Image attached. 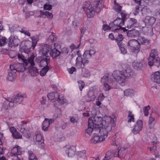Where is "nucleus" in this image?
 <instances>
[{
    "instance_id": "1",
    "label": "nucleus",
    "mask_w": 160,
    "mask_h": 160,
    "mask_svg": "<svg viewBox=\"0 0 160 160\" xmlns=\"http://www.w3.org/2000/svg\"><path fill=\"white\" fill-rule=\"evenodd\" d=\"M116 119L110 116L104 117L102 122L100 124L102 126L98 132H99L100 136L94 133L92 135L91 142L96 144L99 142H102L108 136V134L112 129H113L116 125Z\"/></svg>"
},
{
    "instance_id": "2",
    "label": "nucleus",
    "mask_w": 160,
    "mask_h": 160,
    "mask_svg": "<svg viewBox=\"0 0 160 160\" xmlns=\"http://www.w3.org/2000/svg\"><path fill=\"white\" fill-rule=\"evenodd\" d=\"M102 120L101 117H95L89 118L88 120V128L86 130V132L90 135L92 131H98L102 126L100 124L102 122Z\"/></svg>"
},
{
    "instance_id": "3",
    "label": "nucleus",
    "mask_w": 160,
    "mask_h": 160,
    "mask_svg": "<svg viewBox=\"0 0 160 160\" xmlns=\"http://www.w3.org/2000/svg\"><path fill=\"white\" fill-rule=\"evenodd\" d=\"M127 14L125 11L121 13V18L118 16L117 18L113 22L110 23V25L111 26L113 25L115 31L118 30L122 29L124 31L127 30L125 27H123V26H125V21L126 19V17L127 16Z\"/></svg>"
},
{
    "instance_id": "4",
    "label": "nucleus",
    "mask_w": 160,
    "mask_h": 160,
    "mask_svg": "<svg viewBox=\"0 0 160 160\" xmlns=\"http://www.w3.org/2000/svg\"><path fill=\"white\" fill-rule=\"evenodd\" d=\"M101 82L103 85V89L105 91H108L113 88L115 82L108 74L105 75L101 79Z\"/></svg>"
},
{
    "instance_id": "5",
    "label": "nucleus",
    "mask_w": 160,
    "mask_h": 160,
    "mask_svg": "<svg viewBox=\"0 0 160 160\" xmlns=\"http://www.w3.org/2000/svg\"><path fill=\"white\" fill-rule=\"evenodd\" d=\"M115 82H116L120 85L123 86L125 85L126 79L123 76L121 71L117 70L113 71L112 75H109Z\"/></svg>"
},
{
    "instance_id": "6",
    "label": "nucleus",
    "mask_w": 160,
    "mask_h": 160,
    "mask_svg": "<svg viewBox=\"0 0 160 160\" xmlns=\"http://www.w3.org/2000/svg\"><path fill=\"white\" fill-rule=\"evenodd\" d=\"M47 97L49 100L53 102L55 106H56V104L58 103L62 104L64 103L63 97L60 96L59 94L57 92L49 93L47 95Z\"/></svg>"
},
{
    "instance_id": "7",
    "label": "nucleus",
    "mask_w": 160,
    "mask_h": 160,
    "mask_svg": "<svg viewBox=\"0 0 160 160\" xmlns=\"http://www.w3.org/2000/svg\"><path fill=\"white\" fill-rule=\"evenodd\" d=\"M122 68L123 69L121 71L125 79L129 78L133 76L134 74L133 70L128 65H123Z\"/></svg>"
},
{
    "instance_id": "8",
    "label": "nucleus",
    "mask_w": 160,
    "mask_h": 160,
    "mask_svg": "<svg viewBox=\"0 0 160 160\" xmlns=\"http://www.w3.org/2000/svg\"><path fill=\"white\" fill-rule=\"evenodd\" d=\"M78 56L77 57L76 60V67L78 68H84L86 64H88L89 61L85 58H82L81 56Z\"/></svg>"
},
{
    "instance_id": "9",
    "label": "nucleus",
    "mask_w": 160,
    "mask_h": 160,
    "mask_svg": "<svg viewBox=\"0 0 160 160\" xmlns=\"http://www.w3.org/2000/svg\"><path fill=\"white\" fill-rule=\"evenodd\" d=\"M18 57L19 61L23 62V63L25 64L26 66H28L29 64H31V65L33 64L32 63L33 59L34 57V54H33L31 55L28 60L26 59L24 55L22 53H18Z\"/></svg>"
},
{
    "instance_id": "10",
    "label": "nucleus",
    "mask_w": 160,
    "mask_h": 160,
    "mask_svg": "<svg viewBox=\"0 0 160 160\" xmlns=\"http://www.w3.org/2000/svg\"><path fill=\"white\" fill-rule=\"evenodd\" d=\"M158 52L157 50L155 49H152L149 53V56L148 58V64L150 66L154 65V60L158 57Z\"/></svg>"
},
{
    "instance_id": "11",
    "label": "nucleus",
    "mask_w": 160,
    "mask_h": 160,
    "mask_svg": "<svg viewBox=\"0 0 160 160\" xmlns=\"http://www.w3.org/2000/svg\"><path fill=\"white\" fill-rule=\"evenodd\" d=\"M142 121L141 120H138L133 126L132 132L134 134H138L142 130Z\"/></svg>"
},
{
    "instance_id": "12",
    "label": "nucleus",
    "mask_w": 160,
    "mask_h": 160,
    "mask_svg": "<svg viewBox=\"0 0 160 160\" xmlns=\"http://www.w3.org/2000/svg\"><path fill=\"white\" fill-rule=\"evenodd\" d=\"M25 64L24 63H14L10 65L11 68L15 70L16 72H23L26 68Z\"/></svg>"
},
{
    "instance_id": "13",
    "label": "nucleus",
    "mask_w": 160,
    "mask_h": 160,
    "mask_svg": "<svg viewBox=\"0 0 160 160\" xmlns=\"http://www.w3.org/2000/svg\"><path fill=\"white\" fill-rule=\"evenodd\" d=\"M32 42L30 41L26 42V47H28V51L31 47H32L33 49L37 44V42L39 40V38L38 36H34L31 38Z\"/></svg>"
},
{
    "instance_id": "14",
    "label": "nucleus",
    "mask_w": 160,
    "mask_h": 160,
    "mask_svg": "<svg viewBox=\"0 0 160 160\" xmlns=\"http://www.w3.org/2000/svg\"><path fill=\"white\" fill-rule=\"evenodd\" d=\"M137 22V20L135 18H127L126 17L125 24V28H133L136 24Z\"/></svg>"
},
{
    "instance_id": "15",
    "label": "nucleus",
    "mask_w": 160,
    "mask_h": 160,
    "mask_svg": "<svg viewBox=\"0 0 160 160\" xmlns=\"http://www.w3.org/2000/svg\"><path fill=\"white\" fill-rule=\"evenodd\" d=\"M8 45L10 47L17 46L20 42L19 39L17 36H11L9 38Z\"/></svg>"
},
{
    "instance_id": "16",
    "label": "nucleus",
    "mask_w": 160,
    "mask_h": 160,
    "mask_svg": "<svg viewBox=\"0 0 160 160\" xmlns=\"http://www.w3.org/2000/svg\"><path fill=\"white\" fill-rule=\"evenodd\" d=\"M51 49L50 46L48 45H45L40 46L39 48V53L43 55V57L49 56L48 55V53Z\"/></svg>"
},
{
    "instance_id": "17",
    "label": "nucleus",
    "mask_w": 160,
    "mask_h": 160,
    "mask_svg": "<svg viewBox=\"0 0 160 160\" xmlns=\"http://www.w3.org/2000/svg\"><path fill=\"white\" fill-rule=\"evenodd\" d=\"M128 48L132 50L138 49L139 48V45H138V42L137 40L135 39H132L129 40L128 44Z\"/></svg>"
},
{
    "instance_id": "18",
    "label": "nucleus",
    "mask_w": 160,
    "mask_h": 160,
    "mask_svg": "<svg viewBox=\"0 0 160 160\" xmlns=\"http://www.w3.org/2000/svg\"><path fill=\"white\" fill-rule=\"evenodd\" d=\"M66 148V153L68 157H72L75 155L76 150L74 146H67Z\"/></svg>"
},
{
    "instance_id": "19",
    "label": "nucleus",
    "mask_w": 160,
    "mask_h": 160,
    "mask_svg": "<svg viewBox=\"0 0 160 160\" xmlns=\"http://www.w3.org/2000/svg\"><path fill=\"white\" fill-rule=\"evenodd\" d=\"M33 139L34 140H36L38 144L41 145L42 146L44 144V140L42 139V136L40 132H36L35 135L33 136Z\"/></svg>"
},
{
    "instance_id": "20",
    "label": "nucleus",
    "mask_w": 160,
    "mask_h": 160,
    "mask_svg": "<svg viewBox=\"0 0 160 160\" xmlns=\"http://www.w3.org/2000/svg\"><path fill=\"white\" fill-rule=\"evenodd\" d=\"M95 49L93 48H91L90 50L85 51L82 57L88 60L91 58L92 55L95 54Z\"/></svg>"
},
{
    "instance_id": "21",
    "label": "nucleus",
    "mask_w": 160,
    "mask_h": 160,
    "mask_svg": "<svg viewBox=\"0 0 160 160\" xmlns=\"http://www.w3.org/2000/svg\"><path fill=\"white\" fill-rule=\"evenodd\" d=\"M126 152L125 149L123 148H118V151L114 152L113 151L114 156L115 157L118 156L120 158H125V154Z\"/></svg>"
},
{
    "instance_id": "22",
    "label": "nucleus",
    "mask_w": 160,
    "mask_h": 160,
    "mask_svg": "<svg viewBox=\"0 0 160 160\" xmlns=\"http://www.w3.org/2000/svg\"><path fill=\"white\" fill-rule=\"evenodd\" d=\"M16 76V70L10 68V69L8 70L7 79L9 81H13L15 79Z\"/></svg>"
},
{
    "instance_id": "23",
    "label": "nucleus",
    "mask_w": 160,
    "mask_h": 160,
    "mask_svg": "<svg viewBox=\"0 0 160 160\" xmlns=\"http://www.w3.org/2000/svg\"><path fill=\"white\" fill-rule=\"evenodd\" d=\"M143 21L146 26H151L155 22L156 19L153 17L148 16L145 17Z\"/></svg>"
},
{
    "instance_id": "24",
    "label": "nucleus",
    "mask_w": 160,
    "mask_h": 160,
    "mask_svg": "<svg viewBox=\"0 0 160 160\" xmlns=\"http://www.w3.org/2000/svg\"><path fill=\"white\" fill-rule=\"evenodd\" d=\"M28 65L30 67L29 68V72L31 75L33 77L38 76L39 73V72L37 66L30 65Z\"/></svg>"
},
{
    "instance_id": "25",
    "label": "nucleus",
    "mask_w": 160,
    "mask_h": 160,
    "mask_svg": "<svg viewBox=\"0 0 160 160\" xmlns=\"http://www.w3.org/2000/svg\"><path fill=\"white\" fill-rule=\"evenodd\" d=\"M151 77L152 81L158 83L160 86V72H155L151 75Z\"/></svg>"
},
{
    "instance_id": "26",
    "label": "nucleus",
    "mask_w": 160,
    "mask_h": 160,
    "mask_svg": "<svg viewBox=\"0 0 160 160\" xmlns=\"http://www.w3.org/2000/svg\"><path fill=\"white\" fill-rule=\"evenodd\" d=\"M22 151L21 148L18 145L15 146L11 150V154L12 155L16 156L18 155H20L22 153Z\"/></svg>"
},
{
    "instance_id": "27",
    "label": "nucleus",
    "mask_w": 160,
    "mask_h": 160,
    "mask_svg": "<svg viewBox=\"0 0 160 160\" xmlns=\"http://www.w3.org/2000/svg\"><path fill=\"white\" fill-rule=\"evenodd\" d=\"M23 97L22 95L18 94L13 97L11 100L14 103V106L20 103L23 100Z\"/></svg>"
},
{
    "instance_id": "28",
    "label": "nucleus",
    "mask_w": 160,
    "mask_h": 160,
    "mask_svg": "<svg viewBox=\"0 0 160 160\" xmlns=\"http://www.w3.org/2000/svg\"><path fill=\"white\" fill-rule=\"evenodd\" d=\"M50 57L49 56L43 57L42 58L39 66L47 67L48 64L49 63Z\"/></svg>"
},
{
    "instance_id": "29",
    "label": "nucleus",
    "mask_w": 160,
    "mask_h": 160,
    "mask_svg": "<svg viewBox=\"0 0 160 160\" xmlns=\"http://www.w3.org/2000/svg\"><path fill=\"white\" fill-rule=\"evenodd\" d=\"M91 8L88 7L87 9L84 10L85 12L87 17L88 18H91L93 17L95 14V11L94 8L92 7V5H91Z\"/></svg>"
},
{
    "instance_id": "30",
    "label": "nucleus",
    "mask_w": 160,
    "mask_h": 160,
    "mask_svg": "<svg viewBox=\"0 0 160 160\" xmlns=\"http://www.w3.org/2000/svg\"><path fill=\"white\" fill-rule=\"evenodd\" d=\"M114 6L113 7V9L114 11L118 12L117 16H119L121 15V13L123 11H121V9L122 6H120L116 2L115 0L114 1Z\"/></svg>"
},
{
    "instance_id": "31",
    "label": "nucleus",
    "mask_w": 160,
    "mask_h": 160,
    "mask_svg": "<svg viewBox=\"0 0 160 160\" xmlns=\"http://www.w3.org/2000/svg\"><path fill=\"white\" fill-rule=\"evenodd\" d=\"M127 34L128 37L133 38L138 36L139 34V32L138 30L133 29L128 31Z\"/></svg>"
},
{
    "instance_id": "32",
    "label": "nucleus",
    "mask_w": 160,
    "mask_h": 160,
    "mask_svg": "<svg viewBox=\"0 0 160 160\" xmlns=\"http://www.w3.org/2000/svg\"><path fill=\"white\" fill-rule=\"evenodd\" d=\"M14 103L11 100V101L6 100L4 102L3 107L6 109H8L13 107L14 106Z\"/></svg>"
},
{
    "instance_id": "33",
    "label": "nucleus",
    "mask_w": 160,
    "mask_h": 160,
    "mask_svg": "<svg viewBox=\"0 0 160 160\" xmlns=\"http://www.w3.org/2000/svg\"><path fill=\"white\" fill-rule=\"evenodd\" d=\"M60 52V51L54 48L53 49L50 50L49 54L52 58H55L59 56Z\"/></svg>"
},
{
    "instance_id": "34",
    "label": "nucleus",
    "mask_w": 160,
    "mask_h": 160,
    "mask_svg": "<svg viewBox=\"0 0 160 160\" xmlns=\"http://www.w3.org/2000/svg\"><path fill=\"white\" fill-rule=\"evenodd\" d=\"M26 45V42L25 43L24 45H20L19 51L21 53L24 52V53H28V52H30V49L32 47H31L29 49V50L28 51V48Z\"/></svg>"
},
{
    "instance_id": "35",
    "label": "nucleus",
    "mask_w": 160,
    "mask_h": 160,
    "mask_svg": "<svg viewBox=\"0 0 160 160\" xmlns=\"http://www.w3.org/2000/svg\"><path fill=\"white\" fill-rule=\"evenodd\" d=\"M88 96L89 98L87 100V102H92L95 99L97 94L94 93L92 91H90L88 92Z\"/></svg>"
},
{
    "instance_id": "36",
    "label": "nucleus",
    "mask_w": 160,
    "mask_h": 160,
    "mask_svg": "<svg viewBox=\"0 0 160 160\" xmlns=\"http://www.w3.org/2000/svg\"><path fill=\"white\" fill-rule=\"evenodd\" d=\"M155 119L154 117H153L152 115H151L149 118L148 122V127L149 128L152 129L153 128L155 124Z\"/></svg>"
},
{
    "instance_id": "37",
    "label": "nucleus",
    "mask_w": 160,
    "mask_h": 160,
    "mask_svg": "<svg viewBox=\"0 0 160 160\" xmlns=\"http://www.w3.org/2000/svg\"><path fill=\"white\" fill-rule=\"evenodd\" d=\"M102 0H99V1H98L96 3L95 6V10H94L95 12L98 13L100 11L102 7Z\"/></svg>"
},
{
    "instance_id": "38",
    "label": "nucleus",
    "mask_w": 160,
    "mask_h": 160,
    "mask_svg": "<svg viewBox=\"0 0 160 160\" xmlns=\"http://www.w3.org/2000/svg\"><path fill=\"white\" fill-rule=\"evenodd\" d=\"M119 48V49L122 54H125L127 53L126 49L125 48V45L122 42H119L117 43Z\"/></svg>"
},
{
    "instance_id": "39",
    "label": "nucleus",
    "mask_w": 160,
    "mask_h": 160,
    "mask_svg": "<svg viewBox=\"0 0 160 160\" xmlns=\"http://www.w3.org/2000/svg\"><path fill=\"white\" fill-rule=\"evenodd\" d=\"M49 126V122L48 121V119L45 118L43 122L42 128V129L45 131L48 130V128Z\"/></svg>"
},
{
    "instance_id": "40",
    "label": "nucleus",
    "mask_w": 160,
    "mask_h": 160,
    "mask_svg": "<svg viewBox=\"0 0 160 160\" xmlns=\"http://www.w3.org/2000/svg\"><path fill=\"white\" fill-rule=\"evenodd\" d=\"M82 74L83 77L86 78H89L91 76L89 71L85 68L82 69Z\"/></svg>"
},
{
    "instance_id": "41",
    "label": "nucleus",
    "mask_w": 160,
    "mask_h": 160,
    "mask_svg": "<svg viewBox=\"0 0 160 160\" xmlns=\"http://www.w3.org/2000/svg\"><path fill=\"white\" fill-rule=\"evenodd\" d=\"M137 41L138 42V45H139V47H140V44H144L148 42V39L141 36L138 37Z\"/></svg>"
},
{
    "instance_id": "42",
    "label": "nucleus",
    "mask_w": 160,
    "mask_h": 160,
    "mask_svg": "<svg viewBox=\"0 0 160 160\" xmlns=\"http://www.w3.org/2000/svg\"><path fill=\"white\" fill-rule=\"evenodd\" d=\"M136 92L134 90L131 89H126L124 91V95L126 96H132Z\"/></svg>"
},
{
    "instance_id": "43",
    "label": "nucleus",
    "mask_w": 160,
    "mask_h": 160,
    "mask_svg": "<svg viewBox=\"0 0 160 160\" xmlns=\"http://www.w3.org/2000/svg\"><path fill=\"white\" fill-rule=\"evenodd\" d=\"M132 66L134 68L138 70L142 69L143 67L142 63L135 62H133Z\"/></svg>"
},
{
    "instance_id": "44",
    "label": "nucleus",
    "mask_w": 160,
    "mask_h": 160,
    "mask_svg": "<svg viewBox=\"0 0 160 160\" xmlns=\"http://www.w3.org/2000/svg\"><path fill=\"white\" fill-rule=\"evenodd\" d=\"M113 156V151H108L106 153L105 157L103 160H109Z\"/></svg>"
},
{
    "instance_id": "45",
    "label": "nucleus",
    "mask_w": 160,
    "mask_h": 160,
    "mask_svg": "<svg viewBox=\"0 0 160 160\" xmlns=\"http://www.w3.org/2000/svg\"><path fill=\"white\" fill-rule=\"evenodd\" d=\"M34 58L35 56H34L32 61V63H33V64L32 65H31V64H29V65H30L35 66H37L38 65L39 66V63H40L42 58L39 57H37L36 58L35 61L34 62Z\"/></svg>"
},
{
    "instance_id": "46",
    "label": "nucleus",
    "mask_w": 160,
    "mask_h": 160,
    "mask_svg": "<svg viewBox=\"0 0 160 160\" xmlns=\"http://www.w3.org/2000/svg\"><path fill=\"white\" fill-rule=\"evenodd\" d=\"M28 153L29 155V160H37L36 155L31 151H28Z\"/></svg>"
},
{
    "instance_id": "47",
    "label": "nucleus",
    "mask_w": 160,
    "mask_h": 160,
    "mask_svg": "<svg viewBox=\"0 0 160 160\" xmlns=\"http://www.w3.org/2000/svg\"><path fill=\"white\" fill-rule=\"evenodd\" d=\"M49 69V68L48 66L44 67L39 72H40V75L42 76L45 75Z\"/></svg>"
},
{
    "instance_id": "48",
    "label": "nucleus",
    "mask_w": 160,
    "mask_h": 160,
    "mask_svg": "<svg viewBox=\"0 0 160 160\" xmlns=\"http://www.w3.org/2000/svg\"><path fill=\"white\" fill-rule=\"evenodd\" d=\"M128 122H134V115L132 114V112L130 111L128 112Z\"/></svg>"
},
{
    "instance_id": "49",
    "label": "nucleus",
    "mask_w": 160,
    "mask_h": 160,
    "mask_svg": "<svg viewBox=\"0 0 160 160\" xmlns=\"http://www.w3.org/2000/svg\"><path fill=\"white\" fill-rule=\"evenodd\" d=\"M112 26H111L110 25V23L109 24V25L106 24L103 25L102 26V29L104 31L112 29V31H115L113 26V25Z\"/></svg>"
},
{
    "instance_id": "50",
    "label": "nucleus",
    "mask_w": 160,
    "mask_h": 160,
    "mask_svg": "<svg viewBox=\"0 0 160 160\" xmlns=\"http://www.w3.org/2000/svg\"><path fill=\"white\" fill-rule=\"evenodd\" d=\"M57 39V37L56 35L51 34L50 35L48 38L47 41L48 42H54Z\"/></svg>"
},
{
    "instance_id": "51",
    "label": "nucleus",
    "mask_w": 160,
    "mask_h": 160,
    "mask_svg": "<svg viewBox=\"0 0 160 160\" xmlns=\"http://www.w3.org/2000/svg\"><path fill=\"white\" fill-rule=\"evenodd\" d=\"M40 12L41 14L45 15L46 16H47V18H52L53 17V15L52 14L48 11H46L44 12L42 11H40Z\"/></svg>"
},
{
    "instance_id": "52",
    "label": "nucleus",
    "mask_w": 160,
    "mask_h": 160,
    "mask_svg": "<svg viewBox=\"0 0 160 160\" xmlns=\"http://www.w3.org/2000/svg\"><path fill=\"white\" fill-rule=\"evenodd\" d=\"M6 43V38L0 36V46H3Z\"/></svg>"
},
{
    "instance_id": "53",
    "label": "nucleus",
    "mask_w": 160,
    "mask_h": 160,
    "mask_svg": "<svg viewBox=\"0 0 160 160\" xmlns=\"http://www.w3.org/2000/svg\"><path fill=\"white\" fill-rule=\"evenodd\" d=\"M12 136L14 138L16 139H21L22 138V135L17 131L13 133Z\"/></svg>"
},
{
    "instance_id": "54",
    "label": "nucleus",
    "mask_w": 160,
    "mask_h": 160,
    "mask_svg": "<svg viewBox=\"0 0 160 160\" xmlns=\"http://www.w3.org/2000/svg\"><path fill=\"white\" fill-rule=\"evenodd\" d=\"M124 38L122 35L121 34H118V37L116 38L115 40L118 43L119 42H122V41Z\"/></svg>"
},
{
    "instance_id": "55",
    "label": "nucleus",
    "mask_w": 160,
    "mask_h": 160,
    "mask_svg": "<svg viewBox=\"0 0 160 160\" xmlns=\"http://www.w3.org/2000/svg\"><path fill=\"white\" fill-rule=\"evenodd\" d=\"M90 2H89L86 1L84 2L83 4L82 8L83 10L87 9V8L89 7V8H91Z\"/></svg>"
},
{
    "instance_id": "56",
    "label": "nucleus",
    "mask_w": 160,
    "mask_h": 160,
    "mask_svg": "<svg viewBox=\"0 0 160 160\" xmlns=\"http://www.w3.org/2000/svg\"><path fill=\"white\" fill-rule=\"evenodd\" d=\"M150 109V106L149 105L144 107L143 108L144 115L146 116H147L148 115V110Z\"/></svg>"
},
{
    "instance_id": "57",
    "label": "nucleus",
    "mask_w": 160,
    "mask_h": 160,
    "mask_svg": "<svg viewBox=\"0 0 160 160\" xmlns=\"http://www.w3.org/2000/svg\"><path fill=\"white\" fill-rule=\"evenodd\" d=\"M85 153L86 151L85 150L79 151L78 152V155L80 158L82 157L84 158L86 157Z\"/></svg>"
},
{
    "instance_id": "58",
    "label": "nucleus",
    "mask_w": 160,
    "mask_h": 160,
    "mask_svg": "<svg viewBox=\"0 0 160 160\" xmlns=\"http://www.w3.org/2000/svg\"><path fill=\"white\" fill-rule=\"evenodd\" d=\"M78 83L80 90L81 91L84 87V82L80 80L78 82Z\"/></svg>"
},
{
    "instance_id": "59",
    "label": "nucleus",
    "mask_w": 160,
    "mask_h": 160,
    "mask_svg": "<svg viewBox=\"0 0 160 160\" xmlns=\"http://www.w3.org/2000/svg\"><path fill=\"white\" fill-rule=\"evenodd\" d=\"M149 11V9L146 8V7L143 8L141 10L142 15L144 16L147 14Z\"/></svg>"
},
{
    "instance_id": "60",
    "label": "nucleus",
    "mask_w": 160,
    "mask_h": 160,
    "mask_svg": "<svg viewBox=\"0 0 160 160\" xmlns=\"http://www.w3.org/2000/svg\"><path fill=\"white\" fill-rule=\"evenodd\" d=\"M20 32L22 33H23L25 35H27L28 36L30 37L31 35L30 33L29 32L25 29L24 28L22 29L20 31Z\"/></svg>"
},
{
    "instance_id": "61",
    "label": "nucleus",
    "mask_w": 160,
    "mask_h": 160,
    "mask_svg": "<svg viewBox=\"0 0 160 160\" xmlns=\"http://www.w3.org/2000/svg\"><path fill=\"white\" fill-rule=\"evenodd\" d=\"M154 60L155 61L154 62V64L158 67H159L160 65V58L159 57H157Z\"/></svg>"
},
{
    "instance_id": "62",
    "label": "nucleus",
    "mask_w": 160,
    "mask_h": 160,
    "mask_svg": "<svg viewBox=\"0 0 160 160\" xmlns=\"http://www.w3.org/2000/svg\"><path fill=\"white\" fill-rule=\"evenodd\" d=\"M43 8L46 10H50L52 9V5L45 4L43 6Z\"/></svg>"
},
{
    "instance_id": "63",
    "label": "nucleus",
    "mask_w": 160,
    "mask_h": 160,
    "mask_svg": "<svg viewBox=\"0 0 160 160\" xmlns=\"http://www.w3.org/2000/svg\"><path fill=\"white\" fill-rule=\"evenodd\" d=\"M23 135L27 138H28L30 136V134L29 133L28 131L24 130V132H22Z\"/></svg>"
},
{
    "instance_id": "64",
    "label": "nucleus",
    "mask_w": 160,
    "mask_h": 160,
    "mask_svg": "<svg viewBox=\"0 0 160 160\" xmlns=\"http://www.w3.org/2000/svg\"><path fill=\"white\" fill-rule=\"evenodd\" d=\"M75 70V68L73 67H72L71 68L68 69V71L70 74L72 73Z\"/></svg>"
}]
</instances>
